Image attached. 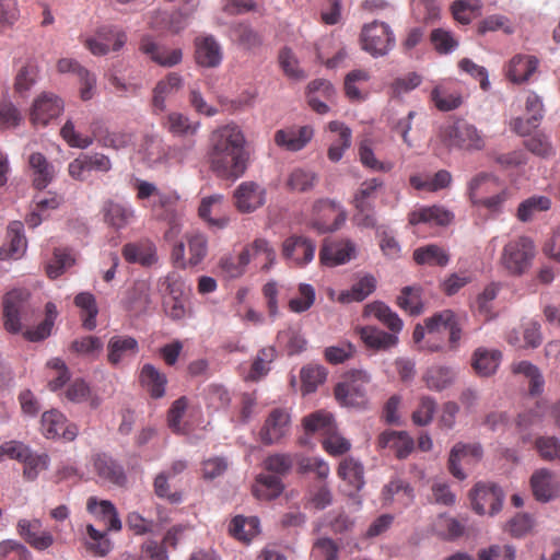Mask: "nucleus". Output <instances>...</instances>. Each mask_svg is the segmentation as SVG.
I'll return each mask as SVG.
<instances>
[{"instance_id":"nucleus-1","label":"nucleus","mask_w":560,"mask_h":560,"mask_svg":"<svg viewBox=\"0 0 560 560\" xmlns=\"http://www.w3.org/2000/svg\"><path fill=\"white\" fill-rule=\"evenodd\" d=\"M242 129L234 122L220 126L209 137V163L220 178H240L247 168L248 154Z\"/></svg>"},{"instance_id":"nucleus-2","label":"nucleus","mask_w":560,"mask_h":560,"mask_svg":"<svg viewBox=\"0 0 560 560\" xmlns=\"http://www.w3.org/2000/svg\"><path fill=\"white\" fill-rule=\"evenodd\" d=\"M444 330L448 331L447 349L456 351L463 337V322L452 310H443L433 314L424 320V326L417 325L413 330V340L418 343L427 336L424 347L429 351H442L443 345L433 341V338Z\"/></svg>"},{"instance_id":"nucleus-3","label":"nucleus","mask_w":560,"mask_h":560,"mask_svg":"<svg viewBox=\"0 0 560 560\" xmlns=\"http://www.w3.org/2000/svg\"><path fill=\"white\" fill-rule=\"evenodd\" d=\"M363 316L375 317L392 331L386 332L372 326L362 327L360 329V337L366 347L376 350H387L397 345L398 338L396 334L402 329V320L389 306L381 301H374L364 306Z\"/></svg>"},{"instance_id":"nucleus-4","label":"nucleus","mask_w":560,"mask_h":560,"mask_svg":"<svg viewBox=\"0 0 560 560\" xmlns=\"http://www.w3.org/2000/svg\"><path fill=\"white\" fill-rule=\"evenodd\" d=\"M136 198L140 201L150 200V209L154 218L165 221L170 229L165 238L170 240L178 233L179 197L174 191H161L153 183L137 179L135 184Z\"/></svg>"},{"instance_id":"nucleus-5","label":"nucleus","mask_w":560,"mask_h":560,"mask_svg":"<svg viewBox=\"0 0 560 560\" xmlns=\"http://www.w3.org/2000/svg\"><path fill=\"white\" fill-rule=\"evenodd\" d=\"M512 196V188L488 173L476 175L468 184V197L472 206L483 208L491 213L501 212Z\"/></svg>"},{"instance_id":"nucleus-6","label":"nucleus","mask_w":560,"mask_h":560,"mask_svg":"<svg viewBox=\"0 0 560 560\" xmlns=\"http://www.w3.org/2000/svg\"><path fill=\"white\" fill-rule=\"evenodd\" d=\"M436 138L448 150L480 151L486 147L482 131L463 118L441 125Z\"/></svg>"},{"instance_id":"nucleus-7","label":"nucleus","mask_w":560,"mask_h":560,"mask_svg":"<svg viewBox=\"0 0 560 560\" xmlns=\"http://www.w3.org/2000/svg\"><path fill=\"white\" fill-rule=\"evenodd\" d=\"M536 247L528 236H516L510 240L502 248L499 264L512 277H522L533 266Z\"/></svg>"},{"instance_id":"nucleus-8","label":"nucleus","mask_w":560,"mask_h":560,"mask_svg":"<svg viewBox=\"0 0 560 560\" xmlns=\"http://www.w3.org/2000/svg\"><path fill=\"white\" fill-rule=\"evenodd\" d=\"M196 148V140L188 139L184 143L167 145L154 136H147L142 143L144 160L151 165L177 163L183 164L191 160Z\"/></svg>"},{"instance_id":"nucleus-9","label":"nucleus","mask_w":560,"mask_h":560,"mask_svg":"<svg viewBox=\"0 0 560 560\" xmlns=\"http://www.w3.org/2000/svg\"><path fill=\"white\" fill-rule=\"evenodd\" d=\"M60 135L70 147L80 149L89 148L93 143L94 139H97L103 147L115 150L126 148L132 141V135L126 131H107L105 135L101 136L93 130V137L82 136L75 131L74 125L71 120H68L62 126Z\"/></svg>"},{"instance_id":"nucleus-10","label":"nucleus","mask_w":560,"mask_h":560,"mask_svg":"<svg viewBox=\"0 0 560 560\" xmlns=\"http://www.w3.org/2000/svg\"><path fill=\"white\" fill-rule=\"evenodd\" d=\"M370 375L364 371H351L335 387L336 400L345 407L362 408L366 405Z\"/></svg>"},{"instance_id":"nucleus-11","label":"nucleus","mask_w":560,"mask_h":560,"mask_svg":"<svg viewBox=\"0 0 560 560\" xmlns=\"http://www.w3.org/2000/svg\"><path fill=\"white\" fill-rule=\"evenodd\" d=\"M346 218V211L340 203L319 199L313 205L308 225L318 234L332 233L343 225Z\"/></svg>"},{"instance_id":"nucleus-12","label":"nucleus","mask_w":560,"mask_h":560,"mask_svg":"<svg viewBox=\"0 0 560 560\" xmlns=\"http://www.w3.org/2000/svg\"><path fill=\"white\" fill-rule=\"evenodd\" d=\"M185 243L179 242L173 247L172 259L173 261L185 268L188 266L199 265L208 254V240L205 234L192 231L186 233Z\"/></svg>"},{"instance_id":"nucleus-13","label":"nucleus","mask_w":560,"mask_h":560,"mask_svg":"<svg viewBox=\"0 0 560 560\" xmlns=\"http://www.w3.org/2000/svg\"><path fill=\"white\" fill-rule=\"evenodd\" d=\"M30 293L23 289H15L8 292L3 298L4 328L11 334L22 330L23 320L27 319L32 312L28 303Z\"/></svg>"},{"instance_id":"nucleus-14","label":"nucleus","mask_w":560,"mask_h":560,"mask_svg":"<svg viewBox=\"0 0 560 560\" xmlns=\"http://www.w3.org/2000/svg\"><path fill=\"white\" fill-rule=\"evenodd\" d=\"M362 48L373 57L385 56L395 46L396 39L390 27L384 22L366 24L361 32Z\"/></svg>"},{"instance_id":"nucleus-15","label":"nucleus","mask_w":560,"mask_h":560,"mask_svg":"<svg viewBox=\"0 0 560 560\" xmlns=\"http://www.w3.org/2000/svg\"><path fill=\"white\" fill-rule=\"evenodd\" d=\"M383 186V182L380 178H371L364 180L353 198V205L358 211L355 219L358 224L365 228H373L376 224L374 217V200L376 198V191Z\"/></svg>"},{"instance_id":"nucleus-16","label":"nucleus","mask_w":560,"mask_h":560,"mask_svg":"<svg viewBox=\"0 0 560 560\" xmlns=\"http://www.w3.org/2000/svg\"><path fill=\"white\" fill-rule=\"evenodd\" d=\"M503 499V491L493 483H477L470 492L471 506L480 515L497 514L502 508Z\"/></svg>"},{"instance_id":"nucleus-17","label":"nucleus","mask_w":560,"mask_h":560,"mask_svg":"<svg viewBox=\"0 0 560 560\" xmlns=\"http://www.w3.org/2000/svg\"><path fill=\"white\" fill-rule=\"evenodd\" d=\"M91 463L97 477L109 485L124 488L128 482L124 466L105 452H97L91 456Z\"/></svg>"},{"instance_id":"nucleus-18","label":"nucleus","mask_w":560,"mask_h":560,"mask_svg":"<svg viewBox=\"0 0 560 560\" xmlns=\"http://www.w3.org/2000/svg\"><path fill=\"white\" fill-rule=\"evenodd\" d=\"M355 254L357 247L352 241L325 238L319 250V260L326 267H337L349 262Z\"/></svg>"},{"instance_id":"nucleus-19","label":"nucleus","mask_w":560,"mask_h":560,"mask_svg":"<svg viewBox=\"0 0 560 560\" xmlns=\"http://www.w3.org/2000/svg\"><path fill=\"white\" fill-rule=\"evenodd\" d=\"M63 110V101L52 93H42L33 103L30 119L33 125L46 126Z\"/></svg>"},{"instance_id":"nucleus-20","label":"nucleus","mask_w":560,"mask_h":560,"mask_svg":"<svg viewBox=\"0 0 560 560\" xmlns=\"http://www.w3.org/2000/svg\"><path fill=\"white\" fill-rule=\"evenodd\" d=\"M290 415L283 408H276L270 411L262 428L260 429V440L265 445L278 443L290 430Z\"/></svg>"},{"instance_id":"nucleus-21","label":"nucleus","mask_w":560,"mask_h":560,"mask_svg":"<svg viewBox=\"0 0 560 560\" xmlns=\"http://www.w3.org/2000/svg\"><path fill=\"white\" fill-rule=\"evenodd\" d=\"M529 486L534 498L542 503L552 501L560 493V482L548 468L536 469L529 478Z\"/></svg>"},{"instance_id":"nucleus-22","label":"nucleus","mask_w":560,"mask_h":560,"mask_svg":"<svg viewBox=\"0 0 560 560\" xmlns=\"http://www.w3.org/2000/svg\"><path fill=\"white\" fill-rule=\"evenodd\" d=\"M42 432L47 439L62 436L67 441H73L78 435V427L73 423L68 424L65 415L51 409L42 415Z\"/></svg>"},{"instance_id":"nucleus-23","label":"nucleus","mask_w":560,"mask_h":560,"mask_svg":"<svg viewBox=\"0 0 560 560\" xmlns=\"http://www.w3.org/2000/svg\"><path fill=\"white\" fill-rule=\"evenodd\" d=\"M316 244L313 240L292 235L282 244V255L296 266H305L314 258Z\"/></svg>"},{"instance_id":"nucleus-24","label":"nucleus","mask_w":560,"mask_h":560,"mask_svg":"<svg viewBox=\"0 0 560 560\" xmlns=\"http://www.w3.org/2000/svg\"><path fill=\"white\" fill-rule=\"evenodd\" d=\"M16 530L25 542L38 551L48 549L55 541L51 533L43 529V524L38 518L20 520L16 524Z\"/></svg>"},{"instance_id":"nucleus-25","label":"nucleus","mask_w":560,"mask_h":560,"mask_svg":"<svg viewBox=\"0 0 560 560\" xmlns=\"http://www.w3.org/2000/svg\"><path fill=\"white\" fill-rule=\"evenodd\" d=\"M234 199L240 212L250 213L265 203V190L254 182H244L235 189Z\"/></svg>"},{"instance_id":"nucleus-26","label":"nucleus","mask_w":560,"mask_h":560,"mask_svg":"<svg viewBox=\"0 0 560 560\" xmlns=\"http://www.w3.org/2000/svg\"><path fill=\"white\" fill-rule=\"evenodd\" d=\"M314 130L311 126L291 127L275 132V143L291 152H296L306 147L312 140Z\"/></svg>"},{"instance_id":"nucleus-27","label":"nucleus","mask_w":560,"mask_h":560,"mask_svg":"<svg viewBox=\"0 0 560 560\" xmlns=\"http://www.w3.org/2000/svg\"><path fill=\"white\" fill-rule=\"evenodd\" d=\"M184 86V79L177 72H170L159 80L152 92V107L155 114L166 108V100Z\"/></svg>"},{"instance_id":"nucleus-28","label":"nucleus","mask_w":560,"mask_h":560,"mask_svg":"<svg viewBox=\"0 0 560 560\" xmlns=\"http://www.w3.org/2000/svg\"><path fill=\"white\" fill-rule=\"evenodd\" d=\"M380 448H388L398 459L408 457L415 447L413 439L405 431L387 430L377 439Z\"/></svg>"},{"instance_id":"nucleus-29","label":"nucleus","mask_w":560,"mask_h":560,"mask_svg":"<svg viewBox=\"0 0 560 560\" xmlns=\"http://www.w3.org/2000/svg\"><path fill=\"white\" fill-rule=\"evenodd\" d=\"M139 352V343L136 338L127 335H115L107 342V361L117 366L127 357H133Z\"/></svg>"},{"instance_id":"nucleus-30","label":"nucleus","mask_w":560,"mask_h":560,"mask_svg":"<svg viewBox=\"0 0 560 560\" xmlns=\"http://www.w3.org/2000/svg\"><path fill=\"white\" fill-rule=\"evenodd\" d=\"M161 126L176 138H191L197 135L200 122L191 121L187 115L179 112H171L161 120Z\"/></svg>"},{"instance_id":"nucleus-31","label":"nucleus","mask_w":560,"mask_h":560,"mask_svg":"<svg viewBox=\"0 0 560 560\" xmlns=\"http://www.w3.org/2000/svg\"><path fill=\"white\" fill-rule=\"evenodd\" d=\"M223 196L214 195L206 197L201 200L198 208L199 217L207 221L212 228L224 229L228 226L230 219L222 213Z\"/></svg>"},{"instance_id":"nucleus-32","label":"nucleus","mask_w":560,"mask_h":560,"mask_svg":"<svg viewBox=\"0 0 560 560\" xmlns=\"http://www.w3.org/2000/svg\"><path fill=\"white\" fill-rule=\"evenodd\" d=\"M454 215L452 212L441 206L420 207L412 210L408 214V222L410 225L435 224L445 226L450 224Z\"/></svg>"},{"instance_id":"nucleus-33","label":"nucleus","mask_w":560,"mask_h":560,"mask_svg":"<svg viewBox=\"0 0 560 560\" xmlns=\"http://www.w3.org/2000/svg\"><path fill=\"white\" fill-rule=\"evenodd\" d=\"M122 303L135 315L145 313L151 304L150 285L145 281H136L126 291Z\"/></svg>"},{"instance_id":"nucleus-34","label":"nucleus","mask_w":560,"mask_h":560,"mask_svg":"<svg viewBox=\"0 0 560 560\" xmlns=\"http://www.w3.org/2000/svg\"><path fill=\"white\" fill-rule=\"evenodd\" d=\"M139 382L151 398L160 399L165 396L167 377L154 365L145 363L141 368Z\"/></svg>"},{"instance_id":"nucleus-35","label":"nucleus","mask_w":560,"mask_h":560,"mask_svg":"<svg viewBox=\"0 0 560 560\" xmlns=\"http://www.w3.org/2000/svg\"><path fill=\"white\" fill-rule=\"evenodd\" d=\"M122 257L129 264L151 266L156 261V249L149 240H141L135 243H127L121 250Z\"/></svg>"},{"instance_id":"nucleus-36","label":"nucleus","mask_w":560,"mask_h":560,"mask_svg":"<svg viewBox=\"0 0 560 560\" xmlns=\"http://www.w3.org/2000/svg\"><path fill=\"white\" fill-rule=\"evenodd\" d=\"M196 61L206 68H215L222 61V49L213 36L198 37L195 40Z\"/></svg>"},{"instance_id":"nucleus-37","label":"nucleus","mask_w":560,"mask_h":560,"mask_svg":"<svg viewBox=\"0 0 560 560\" xmlns=\"http://www.w3.org/2000/svg\"><path fill=\"white\" fill-rule=\"evenodd\" d=\"M482 456V448L480 444H463L457 443L453 446L448 458L450 472L457 478L463 480L466 478L465 472L459 468L458 464L462 460L469 462V459H480Z\"/></svg>"},{"instance_id":"nucleus-38","label":"nucleus","mask_w":560,"mask_h":560,"mask_svg":"<svg viewBox=\"0 0 560 560\" xmlns=\"http://www.w3.org/2000/svg\"><path fill=\"white\" fill-rule=\"evenodd\" d=\"M500 284L491 282L477 295L475 303L471 305V311L475 315L489 322L495 317L494 301L500 291Z\"/></svg>"},{"instance_id":"nucleus-39","label":"nucleus","mask_w":560,"mask_h":560,"mask_svg":"<svg viewBox=\"0 0 560 560\" xmlns=\"http://www.w3.org/2000/svg\"><path fill=\"white\" fill-rule=\"evenodd\" d=\"M538 63L535 56L516 55L509 62L506 77L514 83L525 82L537 70Z\"/></svg>"},{"instance_id":"nucleus-40","label":"nucleus","mask_w":560,"mask_h":560,"mask_svg":"<svg viewBox=\"0 0 560 560\" xmlns=\"http://www.w3.org/2000/svg\"><path fill=\"white\" fill-rule=\"evenodd\" d=\"M248 266V250L238 254L228 253L220 257L218 269L226 279H238L245 275Z\"/></svg>"},{"instance_id":"nucleus-41","label":"nucleus","mask_w":560,"mask_h":560,"mask_svg":"<svg viewBox=\"0 0 560 560\" xmlns=\"http://www.w3.org/2000/svg\"><path fill=\"white\" fill-rule=\"evenodd\" d=\"M139 50L148 56L151 61L155 62L161 67H174L178 65L183 59V51L179 48L173 49L170 59H161L160 51L162 50V45L158 44L150 35H143L139 43Z\"/></svg>"},{"instance_id":"nucleus-42","label":"nucleus","mask_w":560,"mask_h":560,"mask_svg":"<svg viewBox=\"0 0 560 560\" xmlns=\"http://www.w3.org/2000/svg\"><path fill=\"white\" fill-rule=\"evenodd\" d=\"M384 503L398 502L402 506H408L415 498L412 487L402 479H392L384 486L382 491Z\"/></svg>"},{"instance_id":"nucleus-43","label":"nucleus","mask_w":560,"mask_h":560,"mask_svg":"<svg viewBox=\"0 0 560 560\" xmlns=\"http://www.w3.org/2000/svg\"><path fill=\"white\" fill-rule=\"evenodd\" d=\"M337 475L355 492L360 491L365 483L363 465L353 457H346L340 462Z\"/></svg>"},{"instance_id":"nucleus-44","label":"nucleus","mask_w":560,"mask_h":560,"mask_svg":"<svg viewBox=\"0 0 560 560\" xmlns=\"http://www.w3.org/2000/svg\"><path fill=\"white\" fill-rule=\"evenodd\" d=\"M501 359L502 353L499 350L478 348L472 354L471 365L478 375L490 376L497 371Z\"/></svg>"},{"instance_id":"nucleus-45","label":"nucleus","mask_w":560,"mask_h":560,"mask_svg":"<svg viewBox=\"0 0 560 560\" xmlns=\"http://www.w3.org/2000/svg\"><path fill=\"white\" fill-rule=\"evenodd\" d=\"M105 221L116 230L126 228L135 219V209L129 205L107 201L104 206Z\"/></svg>"},{"instance_id":"nucleus-46","label":"nucleus","mask_w":560,"mask_h":560,"mask_svg":"<svg viewBox=\"0 0 560 560\" xmlns=\"http://www.w3.org/2000/svg\"><path fill=\"white\" fill-rule=\"evenodd\" d=\"M28 165L33 172L34 186L39 190L46 188L54 178V166L38 152L30 155Z\"/></svg>"},{"instance_id":"nucleus-47","label":"nucleus","mask_w":560,"mask_h":560,"mask_svg":"<svg viewBox=\"0 0 560 560\" xmlns=\"http://www.w3.org/2000/svg\"><path fill=\"white\" fill-rule=\"evenodd\" d=\"M306 433H320L324 438L337 430L332 415L325 410L315 411L303 419Z\"/></svg>"},{"instance_id":"nucleus-48","label":"nucleus","mask_w":560,"mask_h":560,"mask_svg":"<svg viewBox=\"0 0 560 560\" xmlns=\"http://www.w3.org/2000/svg\"><path fill=\"white\" fill-rule=\"evenodd\" d=\"M376 289V279L366 275L359 279L350 290H346L340 292L337 298V301L347 304L351 302H361L365 300L370 294H372Z\"/></svg>"},{"instance_id":"nucleus-49","label":"nucleus","mask_w":560,"mask_h":560,"mask_svg":"<svg viewBox=\"0 0 560 560\" xmlns=\"http://www.w3.org/2000/svg\"><path fill=\"white\" fill-rule=\"evenodd\" d=\"M284 489L282 480L278 476L260 474L253 486V493L260 500L278 498Z\"/></svg>"},{"instance_id":"nucleus-50","label":"nucleus","mask_w":560,"mask_h":560,"mask_svg":"<svg viewBox=\"0 0 560 560\" xmlns=\"http://www.w3.org/2000/svg\"><path fill=\"white\" fill-rule=\"evenodd\" d=\"M86 509L90 513L103 517L107 523L108 530H119L121 522L118 517L116 508L110 501H97L95 498L88 500Z\"/></svg>"},{"instance_id":"nucleus-51","label":"nucleus","mask_w":560,"mask_h":560,"mask_svg":"<svg viewBox=\"0 0 560 560\" xmlns=\"http://www.w3.org/2000/svg\"><path fill=\"white\" fill-rule=\"evenodd\" d=\"M413 260L418 265L445 267L450 261V255L439 245L430 244L415 249Z\"/></svg>"},{"instance_id":"nucleus-52","label":"nucleus","mask_w":560,"mask_h":560,"mask_svg":"<svg viewBox=\"0 0 560 560\" xmlns=\"http://www.w3.org/2000/svg\"><path fill=\"white\" fill-rule=\"evenodd\" d=\"M65 397L74 404L90 402L91 408H97L101 400L97 396L92 395L90 385L83 378H75L65 390Z\"/></svg>"},{"instance_id":"nucleus-53","label":"nucleus","mask_w":560,"mask_h":560,"mask_svg":"<svg viewBox=\"0 0 560 560\" xmlns=\"http://www.w3.org/2000/svg\"><path fill=\"white\" fill-rule=\"evenodd\" d=\"M229 532L234 538L248 542L259 533V521L257 517L236 515L229 525Z\"/></svg>"},{"instance_id":"nucleus-54","label":"nucleus","mask_w":560,"mask_h":560,"mask_svg":"<svg viewBox=\"0 0 560 560\" xmlns=\"http://www.w3.org/2000/svg\"><path fill=\"white\" fill-rule=\"evenodd\" d=\"M74 305L81 310L82 326L93 330L98 314L95 296L90 292H81L74 298Z\"/></svg>"},{"instance_id":"nucleus-55","label":"nucleus","mask_w":560,"mask_h":560,"mask_svg":"<svg viewBox=\"0 0 560 560\" xmlns=\"http://www.w3.org/2000/svg\"><path fill=\"white\" fill-rule=\"evenodd\" d=\"M242 250H248V264L252 260L261 258V269L268 270L276 258V252L265 238H256L252 243L245 245Z\"/></svg>"},{"instance_id":"nucleus-56","label":"nucleus","mask_w":560,"mask_h":560,"mask_svg":"<svg viewBox=\"0 0 560 560\" xmlns=\"http://www.w3.org/2000/svg\"><path fill=\"white\" fill-rule=\"evenodd\" d=\"M370 73L362 69L350 71L345 78V93L351 102H363L365 101L368 93L363 92L360 88L361 83H365L370 80Z\"/></svg>"},{"instance_id":"nucleus-57","label":"nucleus","mask_w":560,"mask_h":560,"mask_svg":"<svg viewBox=\"0 0 560 560\" xmlns=\"http://www.w3.org/2000/svg\"><path fill=\"white\" fill-rule=\"evenodd\" d=\"M431 101L441 112H451L458 108L463 103L459 92L451 91L447 86L441 84L431 92Z\"/></svg>"},{"instance_id":"nucleus-58","label":"nucleus","mask_w":560,"mask_h":560,"mask_svg":"<svg viewBox=\"0 0 560 560\" xmlns=\"http://www.w3.org/2000/svg\"><path fill=\"white\" fill-rule=\"evenodd\" d=\"M454 372L443 365H433L427 370L423 381L431 390L441 392L453 383Z\"/></svg>"},{"instance_id":"nucleus-59","label":"nucleus","mask_w":560,"mask_h":560,"mask_svg":"<svg viewBox=\"0 0 560 560\" xmlns=\"http://www.w3.org/2000/svg\"><path fill=\"white\" fill-rule=\"evenodd\" d=\"M301 392L303 395L314 393L327 377V371L322 365L308 364L302 368L301 373Z\"/></svg>"},{"instance_id":"nucleus-60","label":"nucleus","mask_w":560,"mask_h":560,"mask_svg":"<svg viewBox=\"0 0 560 560\" xmlns=\"http://www.w3.org/2000/svg\"><path fill=\"white\" fill-rule=\"evenodd\" d=\"M551 200L546 196H533L520 203L516 217L521 222H528L533 217L542 211L549 210Z\"/></svg>"},{"instance_id":"nucleus-61","label":"nucleus","mask_w":560,"mask_h":560,"mask_svg":"<svg viewBox=\"0 0 560 560\" xmlns=\"http://www.w3.org/2000/svg\"><path fill=\"white\" fill-rule=\"evenodd\" d=\"M315 300L316 292L314 287L308 283H300L298 295L289 300L288 308L292 313H304L314 305Z\"/></svg>"},{"instance_id":"nucleus-62","label":"nucleus","mask_w":560,"mask_h":560,"mask_svg":"<svg viewBox=\"0 0 560 560\" xmlns=\"http://www.w3.org/2000/svg\"><path fill=\"white\" fill-rule=\"evenodd\" d=\"M534 447L542 460H560V440L558 438L551 435L538 436L535 439Z\"/></svg>"},{"instance_id":"nucleus-63","label":"nucleus","mask_w":560,"mask_h":560,"mask_svg":"<svg viewBox=\"0 0 560 560\" xmlns=\"http://www.w3.org/2000/svg\"><path fill=\"white\" fill-rule=\"evenodd\" d=\"M294 464V458L288 453H275L267 456L264 460V468L271 472L273 476H287Z\"/></svg>"},{"instance_id":"nucleus-64","label":"nucleus","mask_w":560,"mask_h":560,"mask_svg":"<svg viewBox=\"0 0 560 560\" xmlns=\"http://www.w3.org/2000/svg\"><path fill=\"white\" fill-rule=\"evenodd\" d=\"M479 0H457L452 4V14L460 24H469L480 14Z\"/></svg>"}]
</instances>
